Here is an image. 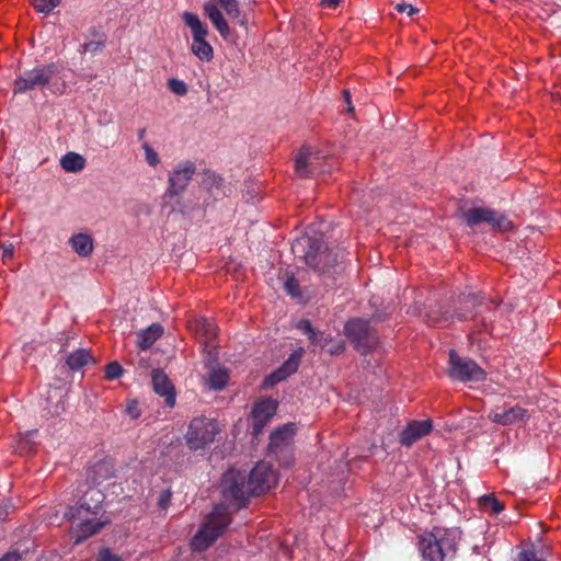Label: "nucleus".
Instances as JSON below:
<instances>
[{"instance_id": "nucleus-19", "label": "nucleus", "mask_w": 561, "mask_h": 561, "mask_svg": "<svg viewBox=\"0 0 561 561\" xmlns=\"http://www.w3.org/2000/svg\"><path fill=\"white\" fill-rule=\"evenodd\" d=\"M151 379L154 392L164 397L168 407H174L175 390L167 374L162 369H153L151 373Z\"/></svg>"}, {"instance_id": "nucleus-37", "label": "nucleus", "mask_w": 561, "mask_h": 561, "mask_svg": "<svg viewBox=\"0 0 561 561\" xmlns=\"http://www.w3.org/2000/svg\"><path fill=\"white\" fill-rule=\"evenodd\" d=\"M56 394H58V401L53 408H48V413L56 416L61 414L66 410V403L64 400V394L58 389H55Z\"/></svg>"}, {"instance_id": "nucleus-46", "label": "nucleus", "mask_w": 561, "mask_h": 561, "mask_svg": "<svg viewBox=\"0 0 561 561\" xmlns=\"http://www.w3.org/2000/svg\"><path fill=\"white\" fill-rule=\"evenodd\" d=\"M341 2L342 0H320V5L323 8L335 9Z\"/></svg>"}, {"instance_id": "nucleus-1", "label": "nucleus", "mask_w": 561, "mask_h": 561, "mask_svg": "<svg viewBox=\"0 0 561 561\" xmlns=\"http://www.w3.org/2000/svg\"><path fill=\"white\" fill-rule=\"evenodd\" d=\"M277 482L276 471L268 462H257L250 473L229 469L221 480L224 497L237 508L245 507L251 496H259L273 488Z\"/></svg>"}, {"instance_id": "nucleus-9", "label": "nucleus", "mask_w": 561, "mask_h": 561, "mask_svg": "<svg viewBox=\"0 0 561 561\" xmlns=\"http://www.w3.org/2000/svg\"><path fill=\"white\" fill-rule=\"evenodd\" d=\"M56 72L57 67L55 64L41 65L31 70H26L14 80L13 93L21 94L48 87Z\"/></svg>"}, {"instance_id": "nucleus-33", "label": "nucleus", "mask_w": 561, "mask_h": 561, "mask_svg": "<svg viewBox=\"0 0 561 561\" xmlns=\"http://www.w3.org/2000/svg\"><path fill=\"white\" fill-rule=\"evenodd\" d=\"M141 148L145 151V159L150 167H156L159 162V154L157 151L147 142H142Z\"/></svg>"}, {"instance_id": "nucleus-11", "label": "nucleus", "mask_w": 561, "mask_h": 561, "mask_svg": "<svg viewBox=\"0 0 561 561\" xmlns=\"http://www.w3.org/2000/svg\"><path fill=\"white\" fill-rule=\"evenodd\" d=\"M448 375L459 381H483L485 371L471 358L459 356L456 351H449Z\"/></svg>"}, {"instance_id": "nucleus-20", "label": "nucleus", "mask_w": 561, "mask_h": 561, "mask_svg": "<svg viewBox=\"0 0 561 561\" xmlns=\"http://www.w3.org/2000/svg\"><path fill=\"white\" fill-rule=\"evenodd\" d=\"M203 11L219 35L224 39H228L231 34V28L218 5L213 2H206L203 7Z\"/></svg>"}, {"instance_id": "nucleus-6", "label": "nucleus", "mask_w": 561, "mask_h": 561, "mask_svg": "<svg viewBox=\"0 0 561 561\" xmlns=\"http://www.w3.org/2000/svg\"><path fill=\"white\" fill-rule=\"evenodd\" d=\"M483 299L480 294L474 293L460 295V308L445 319L466 321L480 317L481 330L489 331L490 325L494 321V307L491 302H484Z\"/></svg>"}, {"instance_id": "nucleus-16", "label": "nucleus", "mask_w": 561, "mask_h": 561, "mask_svg": "<svg viewBox=\"0 0 561 561\" xmlns=\"http://www.w3.org/2000/svg\"><path fill=\"white\" fill-rule=\"evenodd\" d=\"M304 354L305 350L302 347L295 350L276 370L265 377L264 385L274 386L296 373Z\"/></svg>"}, {"instance_id": "nucleus-15", "label": "nucleus", "mask_w": 561, "mask_h": 561, "mask_svg": "<svg viewBox=\"0 0 561 561\" xmlns=\"http://www.w3.org/2000/svg\"><path fill=\"white\" fill-rule=\"evenodd\" d=\"M295 432L296 427L293 423L284 424L272 432L267 448L268 456L278 459V453L288 451Z\"/></svg>"}, {"instance_id": "nucleus-3", "label": "nucleus", "mask_w": 561, "mask_h": 561, "mask_svg": "<svg viewBox=\"0 0 561 561\" xmlns=\"http://www.w3.org/2000/svg\"><path fill=\"white\" fill-rule=\"evenodd\" d=\"M291 251L320 275H331L340 267L339 255L329 250L322 236L304 234L293 242Z\"/></svg>"}, {"instance_id": "nucleus-8", "label": "nucleus", "mask_w": 561, "mask_h": 561, "mask_svg": "<svg viewBox=\"0 0 561 561\" xmlns=\"http://www.w3.org/2000/svg\"><path fill=\"white\" fill-rule=\"evenodd\" d=\"M183 21L187 27L192 31V53L203 61H209L214 57V49L211 45L206 41L209 34L208 26L201 21L197 14L185 12L183 14Z\"/></svg>"}, {"instance_id": "nucleus-12", "label": "nucleus", "mask_w": 561, "mask_h": 561, "mask_svg": "<svg viewBox=\"0 0 561 561\" xmlns=\"http://www.w3.org/2000/svg\"><path fill=\"white\" fill-rule=\"evenodd\" d=\"M196 173V165L192 161H182L176 164L168 174V187L164 192V199L179 197L191 183Z\"/></svg>"}, {"instance_id": "nucleus-32", "label": "nucleus", "mask_w": 561, "mask_h": 561, "mask_svg": "<svg viewBox=\"0 0 561 561\" xmlns=\"http://www.w3.org/2000/svg\"><path fill=\"white\" fill-rule=\"evenodd\" d=\"M31 3L37 12L47 14L59 5L60 0H31Z\"/></svg>"}, {"instance_id": "nucleus-44", "label": "nucleus", "mask_w": 561, "mask_h": 561, "mask_svg": "<svg viewBox=\"0 0 561 561\" xmlns=\"http://www.w3.org/2000/svg\"><path fill=\"white\" fill-rule=\"evenodd\" d=\"M2 249V257L5 260V259H11L13 257V254H14V247L12 243H9V244H3L1 247Z\"/></svg>"}, {"instance_id": "nucleus-10", "label": "nucleus", "mask_w": 561, "mask_h": 561, "mask_svg": "<svg viewBox=\"0 0 561 561\" xmlns=\"http://www.w3.org/2000/svg\"><path fill=\"white\" fill-rule=\"evenodd\" d=\"M218 433V423L214 419L194 417L186 433V444L193 450L205 448L214 442Z\"/></svg>"}, {"instance_id": "nucleus-50", "label": "nucleus", "mask_w": 561, "mask_h": 561, "mask_svg": "<svg viewBox=\"0 0 561 561\" xmlns=\"http://www.w3.org/2000/svg\"><path fill=\"white\" fill-rule=\"evenodd\" d=\"M8 515V512L4 508L0 507V522L3 520Z\"/></svg>"}, {"instance_id": "nucleus-31", "label": "nucleus", "mask_w": 561, "mask_h": 561, "mask_svg": "<svg viewBox=\"0 0 561 561\" xmlns=\"http://www.w3.org/2000/svg\"><path fill=\"white\" fill-rule=\"evenodd\" d=\"M172 201L171 211H178L181 215H190L197 207V203L185 201L181 195Z\"/></svg>"}, {"instance_id": "nucleus-25", "label": "nucleus", "mask_w": 561, "mask_h": 561, "mask_svg": "<svg viewBox=\"0 0 561 561\" xmlns=\"http://www.w3.org/2000/svg\"><path fill=\"white\" fill-rule=\"evenodd\" d=\"M72 250L82 257H89L94 249L93 239L87 233H77L69 239Z\"/></svg>"}, {"instance_id": "nucleus-2", "label": "nucleus", "mask_w": 561, "mask_h": 561, "mask_svg": "<svg viewBox=\"0 0 561 561\" xmlns=\"http://www.w3.org/2000/svg\"><path fill=\"white\" fill-rule=\"evenodd\" d=\"M104 499L105 495L100 489L91 486L76 505L68 507L65 517L72 524L76 543L95 535L110 523L107 518H103V515L98 516Z\"/></svg>"}, {"instance_id": "nucleus-40", "label": "nucleus", "mask_w": 561, "mask_h": 561, "mask_svg": "<svg viewBox=\"0 0 561 561\" xmlns=\"http://www.w3.org/2000/svg\"><path fill=\"white\" fill-rule=\"evenodd\" d=\"M516 561H546L539 558L534 549H526L518 553Z\"/></svg>"}, {"instance_id": "nucleus-14", "label": "nucleus", "mask_w": 561, "mask_h": 561, "mask_svg": "<svg viewBox=\"0 0 561 561\" xmlns=\"http://www.w3.org/2000/svg\"><path fill=\"white\" fill-rule=\"evenodd\" d=\"M278 403L276 400L266 398L254 403L252 409V434L257 437L272 420L277 410Z\"/></svg>"}, {"instance_id": "nucleus-47", "label": "nucleus", "mask_w": 561, "mask_h": 561, "mask_svg": "<svg viewBox=\"0 0 561 561\" xmlns=\"http://www.w3.org/2000/svg\"><path fill=\"white\" fill-rule=\"evenodd\" d=\"M343 98H344V100H345V102L347 104V112L348 113L353 112L354 107H353L352 102H351V93H350L348 90H344L343 91Z\"/></svg>"}, {"instance_id": "nucleus-18", "label": "nucleus", "mask_w": 561, "mask_h": 561, "mask_svg": "<svg viewBox=\"0 0 561 561\" xmlns=\"http://www.w3.org/2000/svg\"><path fill=\"white\" fill-rule=\"evenodd\" d=\"M433 428L430 419L422 421H411L400 433L399 442L402 446L410 447L416 440L427 435Z\"/></svg>"}, {"instance_id": "nucleus-49", "label": "nucleus", "mask_w": 561, "mask_h": 561, "mask_svg": "<svg viewBox=\"0 0 561 561\" xmlns=\"http://www.w3.org/2000/svg\"><path fill=\"white\" fill-rule=\"evenodd\" d=\"M137 136H138L139 140H142L145 138V136H146V128L139 129L138 133H137Z\"/></svg>"}, {"instance_id": "nucleus-34", "label": "nucleus", "mask_w": 561, "mask_h": 561, "mask_svg": "<svg viewBox=\"0 0 561 561\" xmlns=\"http://www.w3.org/2000/svg\"><path fill=\"white\" fill-rule=\"evenodd\" d=\"M168 88L176 95H185L188 91L187 85L184 81L180 79H169Z\"/></svg>"}, {"instance_id": "nucleus-26", "label": "nucleus", "mask_w": 561, "mask_h": 561, "mask_svg": "<svg viewBox=\"0 0 561 561\" xmlns=\"http://www.w3.org/2000/svg\"><path fill=\"white\" fill-rule=\"evenodd\" d=\"M60 165L67 172L77 173L84 169L85 159L81 154L70 151L61 157Z\"/></svg>"}, {"instance_id": "nucleus-29", "label": "nucleus", "mask_w": 561, "mask_h": 561, "mask_svg": "<svg viewBox=\"0 0 561 561\" xmlns=\"http://www.w3.org/2000/svg\"><path fill=\"white\" fill-rule=\"evenodd\" d=\"M481 508L489 514L497 515L504 510V503L493 495H483L479 500Z\"/></svg>"}, {"instance_id": "nucleus-38", "label": "nucleus", "mask_w": 561, "mask_h": 561, "mask_svg": "<svg viewBox=\"0 0 561 561\" xmlns=\"http://www.w3.org/2000/svg\"><path fill=\"white\" fill-rule=\"evenodd\" d=\"M203 183L209 188L214 186L219 187L222 183V179L214 172H207L204 175Z\"/></svg>"}, {"instance_id": "nucleus-45", "label": "nucleus", "mask_w": 561, "mask_h": 561, "mask_svg": "<svg viewBox=\"0 0 561 561\" xmlns=\"http://www.w3.org/2000/svg\"><path fill=\"white\" fill-rule=\"evenodd\" d=\"M345 350L344 342L342 341H335L332 347L328 350L330 354H340L343 353Z\"/></svg>"}, {"instance_id": "nucleus-22", "label": "nucleus", "mask_w": 561, "mask_h": 561, "mask_svg": "<svg viewBox=\"0 0 561 561\" xmlns=\"http://www.w3.org/2000/svg\"><path fill=\"white\" fill-rule=\"evenodd\" d=\"M226 14L234 21L239 26L248 30V15L241 11L239 0H216Z\"/></svg>"}, {"instance_id": "nucleus-28", "label": "nucleus", "mask_w": 561, "mask_h": 561, "mask_svg": "<svg viewBox=\"0 0 561 561\" xmlns=\"http://www.w3.org/2000/svg\"><path fill=\"white\" fill-rule=\"evenodd\" d=\"M90 34L95 37V39L85 42L81 45L79 51L82 54L90 53L92 55L101 51L105 46V38L103 34H100L95 27L90 28Z\"/></svg>"}, {"instance_id": "nucleus-13", "label": "nucleus", "mask_w": 561, "mask_h": 561, "mask_svg": "<svg viewBox=\"0 0 561 561\" xmlns=\"http://www.w3.org/2000/svg\"><path fill=\"white\" fill-rule=\"evenodd\" d=\"M463 219L469 227L485 222L492 229H499L501 231L512 229V222L505 215L484 207L468 209L463 213Z\"/></svg>"}, {"instance_id": "nucleus-23", "label": "nucleus", "mask_w": 561, "mask_h": 561, "mask_svg": "<svg viewBox=\"0 0 561 561\" xmlns=\"http://www.w3.org/2000/svg\"><path fill=\"white\" fill-rule=\"evenodd\" d=\"M94 356L88 348H78L71 352L66 358V365L72 371H78L83 367L94 364Z\"/></svg>"}, {"instance_id": "nucleus-30", "label": "nucleus", "mask_w": 561, "mask_h": 561, "mask_svg": "<svg viewBox=\"0 0 561 561\" xmlns=\"http://www.w3.org/2000/svg\"><path fill=\"white\" fill-rule=\"evenodd\" d=\"M309 153L301 151L295 160V170L300 178H308L312 174L309 169Z\"/></svg>"}, {"instance_id": "nucleus-39", "label": "nucleus", "mask_w": 561, "mask_h": 561, "mask_svg": "<svg viewBox=\"0 0 561 561\" xmlns=\"http://www.w3.org/2000/svg\"><path fill=\"white\" fill-rule=\"evenodd\" d=\"M172 491L170 489L163 490L158 499V506L161 511H165L171 503Z\"/></svg>"}, {"instance_id": "nucleus-43", "label": "nucleus", "mask_w": 561, "mask_h": 561, "mask_svg": "<svg viewBox=\"0 0 561 561\" xmlns=\"http://www.w3.org/2000/svg\"><path fill=\"white\" fill-rule=\"evenodd\" d=\"M96 561H122L118 556L111 553L108 549H103Z\"/></svg>"}, {"instance_id": "nucleus-21", "label": "nucleus", "mask_w": 561, "mask_h": 561, "mask_svg": "<svg viewBox=\"0 0 561 561\" xmlns=\"http://www.w3.org/2000/svg\"><path fill=\"white\" fill-rule=\"evenodd\" d=\"M296 328L305 335L308 336L311 344L320 346L321 348H324L330 342H333L330 334H327L325 332L317 331L311 322L307 319L300 320Z\"/></svg>"}, {"instance_id": "nucleus-35", "label": "nucleus", "mask_w": 561, "mask_h": 561, "mask_svg": "<svg viewBox=\"0 0 561 561\" xmlns=\"http://www.w3.org/2000/svg\"><path fill=\"white\" fill-rule=\"evenodd\" d=\"M284 288L286 293L291 297H300L299 282L294 276L287 277V279L284 283Z\"/></svg>"}, {"instance_id": "nucleus-5", "label": "nucleus", "mask_w": 561, "mask_h": 561, "mask_svg": "<svg viewBox=\"0 0 561 561\" xmlns=\"http://www.w3.org/2000/svg\"><path fill=\"white\" fill-rule=\"evenodd\" d=\"M230 523L231 517L228 507L224 504L216 505L192 538V549L196 551L208 549L225 533Z\"/></svg>"}, {"instance_id": "nucleus-41", "label": "nucleus", "mask_w": 561, "mask_h": 561, "mask_svg": "<svg viewBox=\"0 0 561 561\" xmlns=\"http://www.w3.org/2000/svg\"><path fill=\"white\" fill-rule=\"evenodd\" d=\"M126 413L134 420L140 416V409L137 401L128 402L126 407Z\"/></svg>"}, {"instance_id": "nucleus-48", "label": "nucleus", "mask_w": 561, "mask_h": 561, "mask_svg": "<svg viewBox=\"0 0 561 561\" xmlns=\"http://www.w3.org/2000/svg\"><path fill=\"white\" fill-rule=\"evenodd\" d=\"M19 559L20 556L16 552H8L0 559V561H18Z\"/></svg>"}, {"instance_id": "nucleus-36", "label": "nucleus", "mask_w": 561, "mask_h": 561, "mask_svg": "<svg viewBox=\"0 0 561 561\" xmlns=\"http://www.w3.org/2000/svg\"><path fill=\"white\" fill-rule=\"evenodd\" d=\"M123 371H124L123 367L121 366L119 363L112 362V363L107 364L105 367V377L108 380H114V379L119 378L122 376Z\"/></svg>"}, {"instance_id": "nucleus-27", "label": "nucleus", "mask_w": 561, "mask_h": 561, "mask_svg": "<svg viewBox=\"0 0 561 561\" xmlns=\"http://www.w3.org/2000/svg\"><path fill=\"white\" fill-rule=\"evenodd\" d=\"M229 380V374L226 368L214 367L208 373L207 385L210 389L219 391L222 390Z\"/></svg>"}, {"instance_id": "nucleus-4", "label": "nucleus", "mask_w": 561, "mask_h": 561, "mask_svg": "<svg viewBox=\"0 0 561 561\" xmlns=\"http://www.w3.org/2000/svg\"><path fill=\"white\" fill-rule=\"evenodd\" d=\"M417 548L424 561H445L455 554L457 541L450 530L435 528L419 536Z\"/></svg>"}, {"instance_id": "nucleus-42", "label": "nucleus", "mask_w": 561, "mask_h": 561, "mask_svg": "<svg viewBox=\"0 0 561 561\" xmlns=\"http://www.w3.org/2000/svg\"><path fill=\"white\" fill-rule=\"evenodd\" d=\"M396 10L400 13L407 12L408 15H413L419 12V9L408 3H398Z\"/></svg>"}, {"instance_id": "nucleus-7", "label": "nucleus", "mask_w": 561, "mask_h": 561, "mask_svg": "<svg viewBox=\"0 0 561 561\" xmlns=\"http://www.w3.org/2000/svg\"><path fill=\"white\" fill-rule=\"evenodd\" d=\"M344 333L353 347L362 355L370 353L378 344V336L369 321L360 318L347 321L344 325Z\"/></svg>"}, {"instance_id": "nucleus-24", "label": "nucleus", "mask_w": 561, "mask_h": 561, "mask_svg": "<svg viewBox=\"0 0 561 561\" xmlns=\"http://www.w3.org/2000/svg\"><path fill=\"white\" fill-rule=\"evenodd\" d=\"M163 328L159 323H152L145 330L137 333V345L141 350L150 348L153 343L162 335Z\"/></svg>"}, {"instance_id": "nucleus-17", "label": "nucleus", "mask_w": 561, "mask_h": 561, "mask_svg": "<svg viewBox=\"0 0 561 561\" xmlns=\"http://www.w3.org/2000/svg\"><path fill=\"white\" fill-rule=\"evenodd\" d=\"M489 420L502 426L525 424L530 415L528 411L519 405L511 407L506 410H493L488 415Z\"/></svg>"}]
</instances>
